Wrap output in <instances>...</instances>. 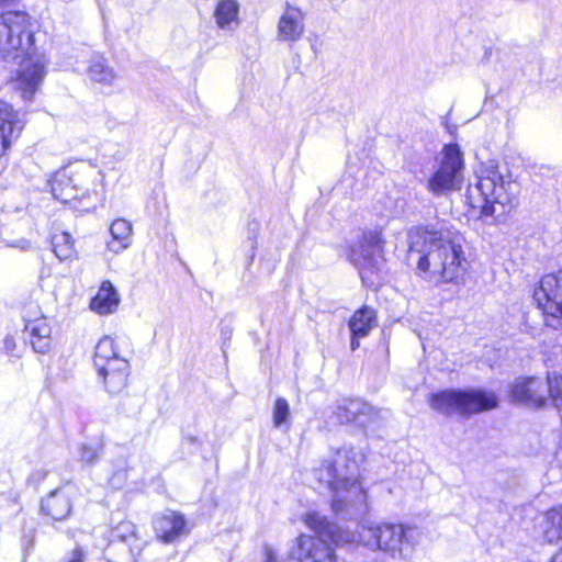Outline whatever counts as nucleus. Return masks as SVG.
Segmentation results:
<instances>
[{
	"label": "nucleus",
	"instance_id": "nucleus-31",
	"mask_svg": "<svg viewBox=\"0 0 562 562\" xmlns=\"http://www.w3.org/2000/svg\"><path fill=\"white\" fill-rule=\"evenodd\" d=\"M15 349H16V342H15L14 337H12V336H10V335L5 336V338L3 339V350H4L8 355L13 356V355H14Z\"/></svg>",
	"mask_w": 562,
	"mask_h": 562
},
{
	"label": "nucleus",
	"instance_id": "nucleus-28",
	"mask_svg": "<svg viewBox=\"0 0 562 562\" xmlns=\"http://www.w3.org/2000/svg\"><path fill=\"white\" fill-rule=\"evenodd\" d=\"M548 405L562 411V375L549 374L546 379Z\"/></svg>",
	"mask_w": 562,
	"mask_h": 562
},
{
	"label": "nucleus",
	"instance_id": "nucleus-19",
	"mask_svg": "<svg viewBox=\"0 0 562 562\" xmlns=\"http://www.w3.org/2000/svg\"><path fill=\"white\" fill-rule=\"evenodd\" d=\"M372 407L361 400H342L335 409V416L340 424L356 423L363 427Z\"/></svg>",
	"mask_w": 562,
	"mask_h": 562
},
{
	"label": "nucleus",
	"instance_id": "nucleus-23",
	"mask_svg": "<svg viewBox=\"0 0 562 562\" xmlns=\"http://www.w3.org/2000/svg\"><path fill=\"white\" fill-rule=\"evenodd\" d=\"M110 239L106 249L112 254H121L132 244L133 226L125 218H116L110 225Z\"/></svg>",
	"mask_w": 562,
	"mask_h": 562
},
{
	"label": "nucleus",
	"instance_id": "nucleus-35",
	"mask_svg": "<svg viewBox=\"0 0 562 562\" xmlns=\"http://www.w3.org/2000/svg\"><path fill=\"white\" fill-rule=\"evenodd\" d=\"M364 336H356V335H352L351 334V342H350V347L352 350H356L360 347V338H363Z\"/></svg>",
	"mask_w": 562,
	"mask_h": 562
},
{
	"label": "nucleus",
	"instance_id": "nucleus-16",
	"mask_svg": "<svg viewBox=\"0 0 562 562\" xmlns=\"http://www.w3.org/2000/svg\"><path fill=\"white\" fill-rule=\"evenodd\" d=\"M74 494L75 488L71 485H65L50 492L42 501V512L56 520L66 518L71 510V496Z\"/></svg>",
	"mask_w": 562,
	"mask_h": 562
},
{
	"label": "nucleus",
	"instance_id": "nucleus-18",
	"mask_svg": "<svg viewBox=\"0 0 562 562\" xmlns=\"http://www.w3.org/2000/svg\"><path fill=\"white\" fill-rule=\"evenodd\" d=\"M540 529L548 543H557L562 540V506L551 508L543 515ZM549 562H562V548L552 555Z\"/></svg>",
	"mask_w": 562,
	"mask_h": 562
},
{
	"label": "nucleus",
	"instance_id": "nucleus-25",
	"mask_svg": "<svg viewBox=\"0 0 562 562\" xmlns=\"http://www.w3.org/2000/svg\"><path fill=\"white\" fill-rule=\"evenodd\" d=\"M116 541L126 542L133 555L138 554L144 547V541L136 536L134 524L128 520H123L111 529L109 543Z\"/></svg>",
	"mask_w": 562,
	"mask_h": 562
},
{
	"label": "nucleus",
	"instance_id": "nucleus-4",
	"mask_svg": "<svg viewBox=\"0 0 562 562\" xmlns=\"http://www.w3.org/2000/svg\"><path fill=\"white\" fill-rule=\"evenodd\" d=\"M362 451L344 446L330 451L321 465L312 471L317 488L331 493V508L338 515L352 516L367 508L368 495L360 481Z\"/></svg>",
	"mask_w": 562,
	"mask_h": 562
},
{
	"label": "nucleus",
	"instance_id": "nucleus-30",
	"mask_svg": "<svg viewBox=\"0 0 562 562\" xmlns=\"http://www.w3.org/2000/svg\"><path fill=\"white\" fill-rule=\"evenodd\" d=\"M100 456V449L98 446H81L79 449V459L82 463L90 465L94 463Z\"/></svg>",
	"mask_w": 562,
	"mask_h": 562
},
{
	"label": "nucleus",
	"instance_id": "nucleus-13",
	"mask_svg": "<svg viewBox=\"0 0 562 562\" xmlns=\"http://www.w3.org/2000/svg\"><path fill=\"white\" fill-rule=\"evenodd\" d=\"M384 243L382 231L374 228L364 232L360 244L351 249L350 260L360 270L362 278L366 270H373L376 267Z\"/></svg>",
	"mask_w": 562,
	"mask_h": 562
},
{
	"label": "nucleus",
	"instance_id": "nucleus-10",
	"mask_svg": "<svg viewBox=\"0 0 562 562\" xmlns=\"http://www.w3.org/2000/svg\"><path fill=\"white\" fill-rule=\"evenodd\" d=\"M438 168L428 180V189L434 194H442L459 189L462 182L463 158L457 144L446 145L438 158Z\"/></svg>",
	"mask_w": 562,
	"mask_h": 562
},
{
	"label": "nucleus",
	"instance_id": "nucleus-26",
	"mask_svg": "<svg viewBox=\"0 0 562 562\" xmlns=\"http://www.w3.org/2000/svg\"><path fill=\"white\" fill-rule=\"evenodd\" d=\"M375 324V312L366 306L355 312L349 321V328L352 335L367 336Z\"/></svg>",
	"mask_w": 562,
	"mask_h": 562
},
{
	"label": "nucleus",
	"instance_id": "nucleus-21",
	"mask_svg": "<svg viewBox=\"0 0 562 562\" xmlns=\"http://www.w3.org/2000/svg\"><path fill=\"white\" fill-rule=\"evenodd\" d=\"M25 333L31 339L33 349L36 352L44 353L50 346L52 327L47 318L43 315L34 318H25Z\"/></svg>",
	"mask_w": 562,
	"mask_h": 562
},
{
	"label": "nucleus",
	"instance_id": "nucleus-17",
	"mask_svg": "<svg viewBox=\"0 0 562 562\" xmlns=\"http://www.w3.org/2000/svg\"><path fill=\"white\" fill-rule=\"evenodd\" d=\"M121 295L117 289L109 280L101 282L95 295L90 300L89 308L100 315L114 314L120 306Z\"/></svg>",
	"mask_w": 562,
	"mask_h": 562
},
{
	"label": "nucleus",
	"instance_id": "nucleus-15",
	"mask_svg": "<svg viewBox=\"0 0 562 562\" xmlns=\"http://www.w3.org/2000/svg\"><path fill=\"white\" fill-rule=\"evenodd\" d=\"M305 33V15L297 7L286 4L277 23V40L293 44Z\"/></svg>",
	"mask_w": 562,
	"mask_h": 562
},
{
	"label": "nucleus",
	"instance_id": "nucleus-11",
	"mask_svg": "<svg viewBox=\"0 0 562 562\" xmlns=\"http://www.w3.org/2000/svg\"><path fill=\"white\" fill-rule=\"evenodd\" d=\"M313 531L316 537L302 533L295 538L289 550L288 562H338L335 550L322 537L331 539Z\"/></svg>",
	"mask_w": 562,
	"mask_h": 562
},
{
	"label": "nucleus",
	"instance_id": "nucleus-9",
	"mask_svg": "<svg viewBox=\"0 0 562 562\" xmlns=\"http://www.w3.org/2000/svg\"><path fill=\"white\" fill-rule=\"evenodd\" d=\"M532 301L547 326L562 327V270L543 276L535 285Z\"/></svg>",
	"mask_w": 562,
	"mask_h": 562
},
{
	"label": "nucleus",
	"instance_id": "nucleus-5",
	"mask_svg": "<svg viewBox=\"0 0 562 562\" xmlns=\"http://www.w3.org/2000/svg\"><path fill=\"white\" fill-rule=\"evenodd\" d=\"M516 192L517 184L509 175H504L493 161L483 164L476 184L467 189L469 217L487 224L501 221L510 211Z\"/></svg>",
	"mask_w": 562,
	"mask_h": 562
},
{
	"label": "nucleus",
	"instance_id": "nucleus-7",
	"mask_svg": "<svg viewBox=\"0 0 562 562\" xmlns=\"http://www.w3.org/2000/svg\"><path fill=\"white\" fill-rule=\"evenodd\" d=\"M93 364L108 393L115 395L125 390L131 366L115 337L103 336L98 341Z\"/></svg>",
	"mask_w": 562,
	"mask_h": 562
},
{
	"label": "nucleus",
	"instance_id": "nucleus-22",
	"mask_svg": "<svg viewBox=\"0 0 562 562\" xmlns=\"http://www.w3.org/2000/svg\"><path fill=\"white\" fill-rule=\"evenodd\" d=\"M213 18L218 29L235 31L240 24L239 2L237 0H217Z\"/></svg>",
	"mask_w": 562,
	"mask_h": 562
},
{
	"label": "nucleus",
	"instance_id": "nucleus-2",
	"mask_svg": "<svg viewBox=\"0 0 562 562\" xmlns=\"http://www.w3.org/2000/svg\"><path fill=\"white\" fill-rule=\"evenodd\" d=\"M304 522L311 530L328 536L337 546L362 544L371 550L382 551L393 559L412 558L423 537L415 526L370 519L362 520L353 532L329 522L317 512L306 513Z\"/></svg>",
	"mask_w": 562,
	"mask_h": 562
},
{
	"label": "nucleus",
	"instance_id": "nucleus-24",
	"mask_svg": "<svg viewBox=\"0 0 562 562\" xmlns=\"http://www.w3.org/2000/svg\"><path fill=\"white\" fill-rule=\"evenodd\" d=\"M88 77L101 88H112L117 81V75L108 61L101 56H94L90 60Z\"/></svg>",
	"mask_w": 562,
	"mask_h": 562
},
{
	"label": "nucleus",
	"instance_id": "nucleus-29",
	"mask_svg": "<svg viewBox=\"0 0 562 562\" xmlns=\"http://www.w3.org/2000/svg\"><path fill=\"white\" fill-rule=\"evenodd\" d=\"M272 422L276 428L288 430L291 426L290 406L285 398L279 397L274 402Z\"/></svg>",
	"mask_w": 562,
	"mask_h": 562
},
{
	"label": "nucleus",
	"instance_id": "nucleus-36",
	"mask_svg": "<svg viewBox=\"0 0 562 562\" xmlns=\"http://www.w3.org/2000/svg\"><path fill=\"white\" fill-rule=\"evenodd\" d=\"M184 442H189V443H192L194 446H199V440L196 437H193V436H187L184 437Z\"/></svg>",
	"mask_w": 562,
	"mask_h": 562
},
{
	"label": "nucleus",
	"instance_id": "nucleus-8",
	"mask_svg": "<svg viewBox=\"0 0 562 562\" xmlns=\"http://www.w3.org/2000/svg\"><path fill=\"white\" fill-rule=\"evenodd\" d=\"M430 407L443 415H471L497 407V395L487 390H447L435 393L429 400Z\"/></svg>",
	"mask_w": 562,
	"mask_h": 562
},
{
	"label": "nucleus",
	"instance_id": "nucleus-12",
	"mask_svg": "<svg viewBox=\"0 0 562 562\" xmlns=\"http://www.w3.org/2000/svg\"><path fill=\"white\" fill-rule=\"evenodd\" d=\"M546 380L539 376H519L508 386L510 402L529 408L548 406Z\"/></svg>",
	"mask_w": 562,
	"mask_h": 562
},
{
	"label": "nucleus",
	"instance_id": "nucleus-32",
	"mask_svg": "<svg viewBox=\"0 0 562 562\" xmlns=\"http://www.w3.org/2000/svg\"><path fill=\"white\" fill-rule=\"evenodd\" d=\"M262 562H278L277 552L272 547L266 546L263 548Z\"/></svg>",
	"mask_w": 562,
	"mask_h": 562
},
{
	"label": "nucleus",
	"instance_id": "nucleus-27",
	"mask_svg": "<svg viewBox=\"0 0 562 562\" xmlns=\"http://www.w3.org/2000/svg\"><path fill=\"white\" fill-rule=\"evenodd\" d=\"M53 251L59 260H69L75 257L76 250L74 246L72 237L61 232L55 234L52 239Z\"/></svg>",
	"mask_w": 562,
	"mask_h": 562
},
{
	"label": "nucleus",
	"instance_id": "nucleus-1",
	"mask_svg": "<svg viewBox=\"0 0 562 562\" xmlns=\"http://www.w3.org/2000/svg\"><path fill=\"white\" fill-rule=\"evenodd\" d=\"M36 23L23 10H7L0 13V58L20 60L12 79L14 90L24 101H32L38 91L48 59L35 47Z\"/></svg>",
	"mask_w": 562,
	"mask_h": 562
},
{
	"label": "nucleus",
	"instance_id": "nucleus-6",
	"mask_svg": "<svg viewBox=\"0 0 562 562\" xmlns=\"http://www.w3.org/2000/svg\"><path fill=\"white\" fill-rule=\"evenodd\" d=\"M104 173L95 165L79 162L60 169L49 181L55 199L81 211H90L104 200Z\"/></svg>",
	"mask_w": 562,
	"mask_h": 562
},
{
	"label": "nucleus",
	"instance_id": "nucleus-3",
	"mask_svg": "<svg viewBox=\"0 0 562 562\" xmlns=\"http://www.w3.org/2000/svg\"><path fill=\"white\" fill-rule=\"evenodd\" d=\"M408 260L425 281L457 282L464 273L462 238L445 227H417L408 234Z\"/></svg>",
	"mask_w": 562,
	"mask_h": 562
},
{
	"label": "nucleus",
	"instance_id": "nucleus-14",
	"mask_svg": "<svg viewBox=\"0 0 562 562\" xmlns=\"http://www.w3.org/2000/svg\"><path fill=\"white\" fill-rule=\"evenodd\" d=\"M25 125V114L0 101V160L19 139Z\"/></svg>",
	"mask_w": 562,
	"mask_h": 562
},
{
	"label": "nucleus",
	"instance_id": "nucleus-20",
	"mask_svg": "<svg viewBox=\"0 0 562 562\" xmlns=\"http://www.w3.org/2000/svg\"><path fill=\"white\" fill-rule=\"evenodd\" d=\"M154 526L157 537L166 543L175 541L187 532L184 517L175 512H169L156 518Z\"/></svg>",
	"mask_w": 562,
	"mask_h": 562
},
{
	"label": "nucleus",
	"instance_id": "nucleus-34",
	"mask_svg": "<svg viewBox=\"0 0 562 562\" xmlns=\"http://www.w3.org/2000/svg\"><path fill=\"white\" fill-rule=\"evenodd\" d=\"M85 554L81 549L77 548L72 551L70 558L66 562H83Z\"/></svg>",
	"mask_w": 562,
	"mask_h": 562
},
{
	"label": "nucleus",
	"instance_id": "nucleus-33",
	"mask_svg": "<svg viewBox=\"0 0 562 562\" xmlns=\"http://www.w3.org/2000/svg\"><path fill=\"white\" fill-rule=\"evenodd\" d=\"M8 245L13 248H19L23 251L30 250L32 247L31 241L25 238L13 240V241L9 243Z\"/></svg>",
	"mask_w": 562,
	"mask_h": 562
}]
</instances>
